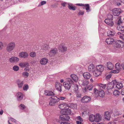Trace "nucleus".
<instances>
[{
  "mask_svg": "<svg viewBox=\"0 0 124 124\" xmlns=\"http://www.w3.org/2000/svg\"><path fill=\"white\" fill-rule=\"evenodd\" d=\"M74 82L71 78H68L67 79L66 81L63 83V85L66 89L69 90L71 86V85Z\"/></svg>",
  "mask_w": 124,
  "mask_h": 124,
  "instance_id": "1",
  "label": "nucleus"
},
{
  "mask_svg": "<svg viewBox=\"0 0 124 124\" xmlns=\"http://www.w3.org/2000/svg\"><path fill=\"white\" fill-rule=\"evenodd\" d=\"M15 46V43L14 42H10L7 45L6 48V50L8 52H11L14 49Z\"/></svg>",
  "mask_w": 124,
  "mask_h": 124,
  "instance_id": "2",
  "label": "nucleus"
},
{
  "mask_svg": "<svg viewBox=\"0 0 124 124\" xmlns=\"http://www.w3.org/2000/svg\"><path fill=\"white\" fill-rule=\"evenodd\" d=\"M108 18L106 19L104 22L107 24L109 26H112L114 24V23L112 21L113 15H108L107 16Z\"/></svg>",
  "mask_w": 124,
  "mask_h": 124,
  "instance_id": "3",
  "label": "nucleus"
},
{
  "mask_svg": "<svg viewBox=\"0 0 124 124\" xmlns=\"http://www.w3.org/2000/svg\"><path fill=\"white\" fill-rule=\"evenodd\" d=\"M58 102L57 97L55 96L53 97L50 100L49 105L51 106H54Z\"/></svg>",
  "mask_w": 124,
  "mask_h": 124,
  "instance_id": "4",
  "label": "nucleus"
},
{
  "mask_svg": "<svg viewBox=\"0 0 124 124\" xmlns=\"http://www.w3.org/2000/svg\"><path fill=\"white\" fill-rule=\"evenodd\" d=\"M76 5L80 6L85 7V8L86 12H89L91 11L89 5L88 4H84L82 3H77L76 4ZM83 8L84 9L85 8Z\"/></svg>",
  "mask_w": 124,
  "mask_h": 124,
  "instance_id": "5",
  "label": "nucleus"
},
{
  "mask_svg": "<svg viewBox=\"0 0 124 124\" xmlns=\"http://www.w3.org/2000/svg\"><path fill=\"white\" fill-rule=\"evenodd\" d=\"M91 100V98L90 97L85 96L83 97L81 101L82 102L87 103L90 101Z\"/></svg>",
  "mask_w": 124,
  "mask_h": 124,
  "instance_id": "6",
  "label": "nucleus"
},
{
  "mask_svg": "<svg viewBox=\"0 0 124 124\" xmlns=\"http://www.w3.org/2000/svg\"><path fill=\"white\" fill-rule=\"evenodd\" d=\"M120 9L119 8H115L112 10V13L114 16L119 15L121 12Z\"/></svg>",
  "mask_w": 124,
  "mask_h": 124,
  "instance_id": "7",
  "label": "nucleus"
},
{
  "mask_svg": "<svg viewBox=\"0 0 124 124\" xmlns=\"http://www.w3.org/2000/svg\"><path fill=\"white\" fill-rule=\"evenodd\" d=\"M62 85L60 83L56 82L55 84V88L56 89L60 92L62 91Z\"/></svg>",
  "mask_w": 124,
  "mask_h": 124,
  "instance_id": "8",
  "label": "nucleus"
},
{
  "mask_svg": "<svg viewBox=\"0 0 124 124\" xmlns=\"http://www.w3.org/2000/svg\"><path fill=\"white\" fill-rule=\"evenodd\" d=\"M16 96L17 100L19 101L22 100L23 99V95L22 93L19 92L16 94Z\"/></svg>",
  "mask_w": 124,
  "mask_h": 124,
  "instance_id": "9",
  "label": "nucleus"
},
{
  "mask_svg": "<svg viewBox=\"0 0 124 124\" xmlns=\"http://www.w3.org/2000/svg\"><path fill=\"white\" fill-rule=\"evenodd\" d=\"M71 111L70 108H69L68 107L66 108L64 110V111H61V113L62 114L69 115L71 113Z\"/></svg>",
  "mask_w": 124,
  "mask_h": 124,
  "instance_id": "10",
  "label": "nucleus"
},
{
  "mask_svg": "<svg viewBox=\"0 0 124 124\" xmlns=\"http://www.w3.org/2000/svg\"><path fill=\"white\" fill-rule=\"evenodd\" d=\"M60 118L62 121H67L69 120L70 117L67 115L63 114V115H61L60 116Z\"/></svg>",
  "mask_w": 124,
  "mask_h": 124,
  "instance_id": "11",
  "label": "nucleus"
},
{
  "mask_svg": "<svg viewBox=\"0 0 124 124\" xmlns=\"http://www.w3.org/2000/svg\"><path fill=\"white\" fill-rule=\"evenodd\" d=\"M19 56L20 57L26 58L28 56V54L26 52H22L19 53Z\"/></svg>",
  "mask_w": 124,
  "mask_h": 124,
  "instance_id": "12",
  "label": "nucleus"
},
{
  "mask_svg": "<svg viewBox=\"0 0 124 124\" xmlns=\"http://www.w3.org/2000/svg\"><path fill=\"white\" fill-rule=\"evenodd\" d=\"M19 58L16 57H13L10 58L9 60V61L12 63H16L19 61Z\"/></svg>",
  "mask_w": 124,
  "mask_h": 124,
  "instance_id": "13",
  "label": "nucleus"
},
{
  "mask_svg": "<svg viewBox=\"0 0 124 124\" xmlns=\"http://www.w3.org/2000/svg\"><path fill=\"white\" fill-rule=\"evenodd\" d=\"M69 106L68 105L65 103L61 104L59 106V108L62 110V111H64L66 108H68Z\"/></svg>",
  "mask_w": 124,
  "mask_h": 124,
  "instance_id": "14",
  "label": "nucleus"
},
{
  "mask_svg": "<svg viewBox=\"0 0 124 124\" xmlns=\"http://www.w3.org/2000/svg\"><path fill=\"white\" fill-rule=\"evenodd\" d=\"M58 48L62 52L66 51L67 49V47L64 46L63 44L59 45Z\"/></svg>",
  "mask_w": 124,
  "mask_h": 124,
  "instance_id": "15",
  "label": "nucleus"
},
{
  "mask_svg": "<svg viewBox=\"0 0 124 124\" xmlns=\"http://www.w3.org/2000/svg\"><path fill=\"white\" fill-rule=\"evenodd\" d=\"M68 7L70 10H75L77 8V7L74 5H73L72 3H68Z\"/></svg>",
  "mask_w": 124,
  "mask_h": 124,
  "instance_id": "16",
  "label": "nucleus"
},
{
  "mask_svg": "<svg viewBox=\"0 0 124 124\" xmlns=\"http://www.w3.org/2000/svg\"><path fill=\"white\" fill-rule=\"evenodd\" d=\"M93 87L92 85H89V86H86L85 88H82L83 91L84 92H85L88 91H90L92 89Z\"/></svg>",
  "mask_w": 124,
  "mask_h": 124,
  "instance_id": "17",
  "label": "nucleus"
},
{
  "mask_svg": "<svg viewBox=\"0 0 124 124\" xmlns=\"http://www.w3.org/2000/svg\"><path fill=\"white\" fill-rule=\"evenodd\" d=\"M78 82L80 85L84 86L87 85L89 83L88 81L85 80H79L78 81Z\"/></svg>",
  "mask_w": 124,
  "mask_h": 124,
  "instance_id": "18",
  "label": "nucleus"
},
{
  "mask_svg": "<svg viewBox=\"0 0 124 124\" xmlns=\"http://www.w3.org/2000/svg\"><path fill=\"white\" fill-rule=\"evenodd\" d=\"M57 52L56 48H54L52 49L49 53V55L50 56H53L55 55Z\"/></svg>",
  "mask_w": 124,
  "mask_h": 124,
  "instance_id": "19",
  "label": "nucleus"
},
{
  "mask_svg": "<svg viewBox=\"0 0 124 124\" xmlns=\"http://www.w3.org/2000/svg\"><path fill=\"white\" fill-rule=\"evenodd\" d=\"M48 62V60L47 59L44 58L41 59L40 61V62L41 65H44L46 64Z\"/></svg>",
  "mask_w": 124,
  "mask_h": 124,
  "instance_id": "20",
  "label": "nucleus"
},
{
  "mask_svg": "<svg viewBox=\"0 0 124 124\" xmlns=\"http://www.w3.org/2000/svg\"><path fill=\"white\" fill-rule=\"evenodd\" d=\"M111 115L108 111H105L104 113V117L106 119L108 120H110Z\"/></svg>",
  "mask_w": 124,
  "mask_h": 124,
  "instance_id": "21",
  "label": "nucleus"
},
{
  "mask_svg": "<svg viewBox=\"0 0 124 124\" xmlns=\"http://www.w3.org/2000/svg\"><path fill=\"white\" fill-rule=\"evenodd\" d=\"M120 43L122 44L123 45H124V42L120 40H118L116 43V47L117 48H119L121 47V44Z\"/></svg>",
  "mask_w": 124,
  "mask_h": 124,
  "instance_id": "22",
  "label": "nucleus"
},
{
  "mask_svg": "<svg viewBox=\"0 0 124 124\" xmlns=\"http://www.w3.org/2000/svg\"><path fill=\"white\" fill-rule=\"evenodd\" d=\"M44 94L46 96H53L54 95V94L52 91H49L46 90L45 91Z\"/></svg>",
  "mask_w": 124,
  "mask_h": 124,
  "instance_id": "23",
  "label": "nucleus"
},
{
  "mask_svg": "<svg viewBox=\"0 0 124 124\" xmlns=\"http://www.w3.org/2000/svg\"><path fill=\"white\" fill-rule=\"evenodd\" d=\"M106 42L108 44H110L114 42V40L111 38H109L106 39Z\"/></svg>",
  "mask_w": 124,
  "mask_h": 124,
  "instance_id": "24",
  "label": "nucleus"
},
{
  "mask_svg": "<svg viewBox=\"0 0 124 124\" xmlns=\"http://www.w3.org/2000/svg\"><path fill=\"white\" fill-rule=\"evenodd\" d=\"M83 75L84 78L86 79H89L91 77L90 73L88 72H86L83 73Z\"/></svg>",
  "mask_w": 124,
  "mask_h": 124,
  "instance_id": "25",
  "label": "nucleus"
},
{
  "mask_svg": "<svg viewBox=\"0 0 124 124\" xmlns=\"http://www.w3.org/2000/svg\"><path fill=\"white\" fill-rule=\"evenodd\" d=\"M107 89L108 90H111L114 88V86L112 84V83H110L107 85Z\"/></svg>",
  "mask_w": 124,
  "mask_h": 124,
  "instance_id": "26",
  "label": "nucleus"
},
{
  "mask_svg": "<svg viewBox=\"0 0 124 124\" xmlns=\"http://www.w3.org/2000/svg\"><path fill=\"white\" fill-rule=\"evenodd\" d=\"M76 120L77 124H81V122L83 121V119L79 116L77 117Z\"/></svg>",
  "mask_w": 124,
  "mask_h": 124,
  "instance_id": "27",
  "label": "nucleus"
},
{
  "mask_svg": "<svg viewBox=\"0 0 124 124\" xmlns=\"http://www.w3.org/2000/svg\"><path fill=\"white\" fill-rule=\"evenodd\" d=\"M101 73L100 71L97 70L96 69L93 72V75L96 77H98L101 74Z\"/></svg>",
  "mask_w": 124,
  "mask_h": 124,
  "instance_id": "28",
  "label": "nucleus"
},
{
  "mask_svg": "<svg viewBox=\"0 0 124 124\" xmlns=\"http://www.w3.org/2000/svg\"><path fill=\"white\" fill-rule=\"evenodd\" d=\"M17 84L18 87L19 88H22L24 84L23 82V81L18 80L17 81Z\"/></svg>",
  "mask_w": 124,
  "mask_h": 124,
  "instance_id": "29",
  "label": "nucleus"
},
{
  "mask_svg": "<svg viewBox=\"0 0 124 124\" xmlns=\"http://www.w3.org/2000/svg\"><path fill=\"white\" fill-rule=\"evenodd\" d=\"M104 68V67L102 65H99L97 66L96 67V69H97V70L100 71L101 72L103 71Z\"/></svg>",
  "mask_w": 124,
  "mask_h": 124,
  "instance_id": "30",
  "label": "nucleus"
},
{
  "mask_svg": "<svg viewBox=\"0 0 124 124\" xmlns=\"http://www.w3.org/2000/svg\"><path fill=\"white\" fill-rule=\"evenodd\" d=\"M106 65L107 66L109 70H112L113 69L114 67V66L113 64L110 62H107Z\"/></svg>",
  "mask_w": 124,
  "mask_h": 124,
  "instance_id": "31",
  "label": "nucleus"
},
{
  "mask_svg": "<svg viewBox=\"0 0 124 124\" xmlns=\"http://www.w3.org/2000/svg\"><path fill=\"white\" fill-rule=\"evenodd\" d=\"M101 116L99 114H97L95 116V121L96 122H99L101 120Z\"/></svg>",
  "mask_w": 124,
  "mask_h": 124,
  "instance_id": "32",
  "label": "nucleus"
},
{
  "mask_svg": "<svg viewBox=\"0 0 124 124\" xmlns=\"http://www.w3.org/2000/svg\"><path fill=\"white\" fill-rule=\"evenodd\" d=\"M71 77L72 79L76 82H77L78 79V78L77 76L74 74L71 75Z\"/></svg>",
  "mask_w": 124,
  "mask_h": 124,
  "instance_id": "33",
  "label": "nucleus"
},
{
  "mask_svg": "<svg viewBox=\"0 0 124 124\" xmlns=\"http://www.w3.org/2000/svg\"><path fill=\"white\" fill-rule=\"evenodd\" d=\"M19 65L21 67H24L29 66V63L27 62H22L19 63Z\"/></svg>",
  "mask_w": 124,
  "mask_h": 124,
  "instance_id": "34",
  "label": "nucleus"
},
{
  "mask_svg": "<svg viewBox=\"0 0 124 124\" xmlns=\"http://www.w3.org/2000/svg\"><path fill=\"white\" fill-rule=\"evenodd\" d=\"M95 116L93 115H90V116L89 119V120L92 122H93L95 121Z\"/></svg>",
  "mask_w": 124,
  "mask_h": 124,
  "instance_id": "35",
  "label": "nucleus"
},
{
  "mask_svg": "<svg viewBox=\"0 0 124 124\" xmlns=\"http://www.w3.org/2000/svg\"><path fill=\"white\" fill-rule=\"evenodd\" d=\"M94 68V66L93 64L90 65L88 67V70L89 71H93Z\"/></svg>",
  "mask_w": 124,
  "mask_h": 124,
  "instance_id": "36",
  "label": "nucleus"
},
{
  "mask_svg": "<svg viewBox=\"0 0 124 124\" xmlns=\"http://www.w3.org/2000/svg\"><path fill=\"white\" fill-rule=\"evenodd\" d=\"M121 65H120L119 63H117L115 64V68L117 70L119 71H120L121 69Z\"/></svg>",
  "mask_w": 124,
  "mask_h": 124,
  "instance_id": "37",
  "label": "nucleus"
},
{
  "mask_svg": "<svg viewBox=\"0 0 124 124\" xmlns=\"http://www.w3.org/2000/svg\"><path fill=\"white\" fill-rule=\"evenodd\" d=\"M113 93L115 96H118L120 94V93L119 91L115 89L113 91Z\"/></svg>",
  "mask_w": 124,
  "mask_h": 124,
  "instance_id": "38",
  "label": "nucleus"
},
{
  "mask_svg": "<svg viewBox=\"0 0 124 124\" xmlns=\"http://www.w3.org/2000/svg\"><path fill=\"white\" fill-rule=\"evenodd\" d=\"M115 34V32L113 31H109L107 32V35L109 36H113Z\"/></svg>",
  "mask_w": 124,
  "mask_h": 124,
  "instance_id": "39",
  "label": "nucleus"
},
{
  "mask_svg": "<svg viewBox=\"0 0 124 124\" xmlns=\"http://www.w3.org/2000/svg\"><path fill=\"white\" fill-rule=\"evenodd\" d=\"M99 96L101 97H103L105 96V93L104 91L102 90H101L99 91Z\"/></svg>",
  "mask_w": 124,
  "mask_h": 124,
  "instance_id": "40",
  "label": "nucleus"
},
{
  "mask_svg": "<svg viewBox=\"0 0 124 124\" xmlns=\"http://www.w3.org/2000/svg\"><path fill=\"white\" fill-rule=\"evenodd\" d=\"M117 29L119 31H124V26H122L120 25H118L117 26Z\"/></svg>",
  "mask_w": 124,
  "mask_h": 124,
  "instance_id": "41",
  "label": "nucleus"
},
{
  "mask_svg": "<svg viewBox=\"0 0 124 124\" xmlns=\"http://www.w3.org/2000/svg\"><path fill=\"white\" fill-rule=\"evenodd\" d=\"M116 87L118 89H120L123 87V85L122 83H118L116 85Z\"/></svg>",
  "mask_w": 124,
  "mask_h": 124,
  "instance_id": "42",
  "label": "nucleus"
},
{
  "mask_svg": "<svg viewBox=\"0 0 124 124\" xmlns=\"http://www.w3.org/2000/svg\"><path fill=\"white\" fill-rule=\"evenodd\" d=\"M99 86L101 89L102 90V89H105L106 87V85L100 84L99 85Z\"/></svg>",
  "mask_w": 124,
  "mask_h": 124,
  "instance_id": "43",
  "label": "nucleus"
},
{
  "mask_svg": "<svg viewBox=\"0 0 124 124\" xmlns=\"http://www.w3.org/2000/svg\"><path fill=\"white\" fill-rule=\"evenodd\" d=\"M66 99L65 97L60 96L58 98L57 97V100L59 101L60 100L62 101Z\"/></svg>",
  "mask_w": 124,
  "mask_h": 124,
  "instance_id": "44",
  "label": "nucleus"
},
{
  "mask_svg": "<svg viewBox=\"0 0 124 124\" xmlns=\"http://www.w3.org/2000/svg\"><path fill=\"white\" fill-rule=\"evenodd\" d=\"M13 70L15 71H18L19 69V68L18 66L15 65L13 67Z\"/></svg>",
  "mask_w": 124,
  "mask_h": 124,
  "instance_id": "45",
  "label": "nucleus"
},
{
  "mask_svg": "<svg viewBox=\"0 0 124 124\" xmlns=\"http://www.w3.org/2000/svg\"><path fill=\"white\" fill-rule=\"evenodd\" d=\"M29 87L28 85H25L23 87V89L24 91H27Z\"/></svg>",
  "mask_w": 124,
  "mask_h": 124,
  "instance_id": "46",
  "label": "nucleus"
},
{
  "mask_svg": "<svg viewBox=\"0 0 124 124\" xmlns=\"http://www.w3.org/2000/svg\"><path fill=\"white\" fill-rule=\"evenodd\" d=\"M71 107L73 109H76L77 108V105L76 104H72L71 105Z\"/></svg>",
  "mask_w": 124,
  "mask_h": 124,
  "instance_id": "47",
  "label": "nucleus"
},
{
  "mask_svg": "<svg viewBox=\"0 0 124 124\" xmlns=\"http://www.w3.org/2000/svg\"><path fill=\"white\" fill-rule=\"evenodd\" d=\"M36 53L33 52H31L30 54V56L32 57H35L36 56Z\"/></svg>",
  "mask_w": 124,
  "mask_h": 124,
  "instance_id": "48",
  "label": "nucleus"
},
{
  "mask_svg": "<svg viewBox=\"0 0 124 124\" xmlns=\"http://www.w3.org/2000/svg\"><path fill=\"white\" fill-rule=\"evenodd\" d=\"M76 97L78 98H80L81 96V93L77 91L76 93Z\"/></svg>",
  "mask_w": 124,
  "mask_h": 124,
  "instance_id": "49",
  "label": "nucleus"
},
{
  "mask_svg": "<svg viewBox=\"0 0 124 124\" xmlns=\"http://www.w3.org/2000/svg\"><path fill=\"white\" fill-rule=\"evenodd\" d=\"M49 46L46 45H44L42 47V49L44 50H46L48 49Z\"/></svg>",
  "mask_w": 124,
  "mask_h": 124,
  "instance_id": "50",
  "label": "nucleus"
},
{
  "mask_svg": "<svg viewBox=\"0 0 124 124\" xmlns=\"http://www.w3.org/2000/svg\"><path fill=\"white\" fill-rule=\"evenodd\" d=\"M74 90L75 91H77L78 90V85L77 84H76L74 86Z\"/></svg>",
  "mask_w": 124,
  "mask_h": 124,
  "instance_id": "51",
  "label": "nucleus"
},
{
  "mask_svg": "<svg viewBox=\"0 0 124 124\" xmlns=\"http://www.w3.org/2000/svg\"><path fill=\"white\" fill-rule=\"evenodd\" d=\"M94 93L97 96L99 95L98 91L96 89V88H94Z\"/></svg>",
  "mask_w": 124,
  "mask_h": 124,
  "instance_id": "52",
  "label": "nucleus"
},
{
  "mask_svg": "<svg viewBox=\"0 0 124 124\" xmlns=\"http://www.w3.org/2000/svg\"><path fill=\"white\" fill-rule=\"evenodd\" d=\"M112 84H113L114 87L117 84V82L116 80H115L112 81Z\"/></svg>",
  "mask_w": 124,
  "mask_h": 124,
  "instance_id": "53",
  "label": "nucleus"
},
{
  "mask_svg": "<svg viewBox=\"0 0 124 124\" xmlns=\"http://www.w3.org/2000/svg\"><path fill=\"white\" fill-rule=\"evenodd\" d=\"M19 107L21 109H24L25 108V106L23 104H21Z\"/></svg>",
  "mask_w": 124,
  "mask_h": 124,
  "instance_id": "54",
  "label": "nucleus"
},
{
  "mask_svg": "<svg viewBox=\"0 0 124 124\" xmlns=\"http://www.w3.org/2000/svg\"><path fill=\"white\" fill-rule=\"evenodd\" d=\"M23 75L25 77H27L29 75L28 73L27 72H24L23 73Z\"/></svg>",
  "mask_w": 124,
  "mask_h": 124,
  "instance_id": "55",
  "label": "nucleus"
},
{
  "mask_svg": "<svg viewBox=\"0 0 124 124\" xmlns=\"http://www.w3.org/2000/svg\"><path fill=\"white\" fill-rule=\"evenodd\" d=\"M84 14V12L82 11H80L78 13V15L79 16L80 15H83Z\"/></svg>",
  "mask_w": 124,
  "mask_h": 124,
  "instance_id": "56",
  "label": "nucleus"
},
{
  "mask_svg": "<svg viewBox=\"0 0 124 124\" xmlns=\"http://www.w3.org/2000/svg\"><path fill=\"white\" fill-rule=\"evenodd\" d=\"M119 72V71L117 70H113L111 71V72H112L113 73H118V72Z\"/></svg>",
  "mask_w": 124,
  "mask_h": 124,
  "instance_id": "57",
  "label": "nucleus"
},
{
  "mask_svg": "<svg viewBox=\"0 0 124 124\" xmlns=\"http://www.w3.org/2000/svg\"><path fill=\"white\" fill-rule=\"evenodd\" d=\"M89 109H87L86 110H85L82 113V114H85L89 113Z\"/></svg>",
  "mask_w": 124,
  "mask_h": 124,
  "instance_id": "58",
  "label": "nucleus"
},
{
  "mask_svg": "<svg viewBox=\"0 0 124 124\" xmlns=\"http://www.w3.org/2000/svg\"><path fill=\"white\" fill-rule=\"evenodd\" d=\"M116 23L118 25H120L122 23V22L121 20V19H119L118 21H117V22H116Z\"/></svg>",
  "mask_w": 124,
  "mask_h": 124,
  "instance_id": "59",
  "label": "nucleus"
},
{
  "mask_svg": "<svg viewBox=\"0 0 124 124\" xmlns=\"http://www.w3.org/2000/svg\"><path fill=\"white\" fill-rule=\"evenodd\" d=\"M68 4L67 3L65 2H64L61 3V5L63 7H66V5Z\"/></svg>",
  "mask_w": 124,
  "mask_h": 124,
  "instance_id": "60",
  "label": "nucleus"
},
{
  "mask_svg": "<svg viewBox=\"0 0 124 124\" xmlns=\"http://www.w3.org/2000/svg\"><path fill=\"white\" fill-rule=\"evenodd\" d=\"M3 47V44L2 42H0V50L2 49Z\"/></svg>",
  "mask_w": 124,
  "mask_h": 124,
  "instance_id": "61",
  "label": "nucleus"
},
{
  "mask_svg": "<svg viewBox=\"0 0 124 124\" xmlns=\"http://www.w3.org/2000/svg\"><path fill=\"white\" fill-rule=\"evenodd\" d=\"M10 120L11 121L14 122L16 123V121L12 118H10Z\"/></svg>",
  "mask_w": 124,
  "mask_h": 124,
  "instance_id": "62",
  "label": "nucleus"
},
{
  "mask_svg": "<svg viewBox=\"0 0 124 124\" xmlns=\"http://www.w3.org/2000/svg\"><path fill=\"white\" fill-rule=\"evenodd\" d=\"M46 3V2L45 1H42L41 2V5L40 6L42 5H44Z\"/></svg>",
  "mask_w": 124,
  "mask_h": 124,
  "instance_id": "63",
  "label": "nucleus"
},
{
  "mask_svg": "<svg viewBox=\"0 0 124 124\" xmlns=\"http://www.w3.org/2000/svg\"><path fill=\"white\" fill-rule=\"evenodd\" d=\"M121 93L122 95H124V88L122 89L121 91Z\"/></svg>",
  "mask_w": 124,
  "mask_h": 124,
  "instance_id": "64",
  "label": "nucleus"
}]
</instances>
